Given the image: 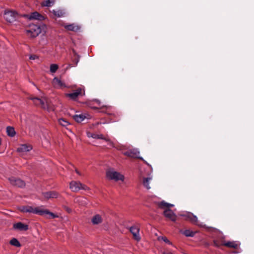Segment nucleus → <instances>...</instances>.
Wrapping results in <instances>:
<instances>
[{"instance_id":"nucleus-1","label":"nucleus","mask_w":254,"mask_h":254,"mask_svg":"<svg viewBox=\"0 0 254 254\" xmlns=\"http://www.w3.org/2000/svg\"><path fill=\"white\" fill-rule=\"evenodd\" d=\"M35 211L36 214L44 216L47 219H51L59 217L58 215L51 212L49 209H42L39 207H37Z\"/></svg>"},{"instance_id":"nucleus-2","label":"nucleus","mask_w":254,"mask_h":254,"mask_svg":"<svg viewBox=\"0 0 254 254\" xmlns=\"http://www.w3.org/2000/svg\"><path fill=\"white\" fill-rule=\"evenodd\" d=\"M106 177L109 180H114L116 182L124 181V176L120 173L115 171L109 170L106 172Z\"/></svg>"},{"instance_id":"nucleus-3","label":"nucleus","mask_w":254,"mask_h":254,"mask_svg":"<svg viewBox=\"0 0 254 254\" xmlns=\"http://www.w3.org/2000/svg\"><path fill=\"white\" fill-rule=\"evenodd\" d=\"M41 32L40 27L35 24H30L29 29L26 30L27 34L31 37H36Z\"/></svg>"},{"instance_id":"nucleus-4","label":"nucleus","mask_w":254,"mask_h":254,"mask_svg":"<svg viewBox=\"0 0 254 254\" xmlns=\"http://www.w3.org/2000/svg\"><path fill=\"white\" fill-rule=\"evenodd\" d=\"M4 19L9 23H12L19 17L18 13L15 11H5L4 13Z\"/></svg>"},{"instance_id":"nucleus-5","label":"nucleus","mask_w":254,"mask_h":254,"mask_svg":"<svg viewBox=\"0 0 254 254\" xmlns=\"http://www.w3.org/2000/svg\"><path fill=\"white\" fill-rule=\"evenodd\" d=\"M179 215L182 217H185L186 220H189L192 224L197 225L201 227L205 226H203L201 225L197 224V217H196V216L194 215L193 213L191 212H187L185 214H182Z\"/></svg>"},{"instance_id":"nucleus-6","label":"nucleus","mask_w":254,"mask_h":254,"mask_svg":"<svg viewBox=\"0 0 254 254\" xmlns=\"http://www.w3.org/2000/svg\"><path fill=\"white\" fill-rule=\"evenodd\" d=\"M87 135L88 137H92L93 138L95 139H101L105 140L106 142H108V144L110 147H114V144L112 141L110 139L105 137L102 134H97L95 133H91L90 132H87Z\"/></svg>"},{"instance_id":"nucleus-7","label":"nucleus","mask_w":254,"mask_h":254,"mask_svg":"<svg viewBox=\"0 0 254 254\" xmlns=\"http://www.w3.org/2000/svg\"><path fill=\"white\" fill-rule=\"evenodd\" d=\"M139 151L137 149H132L127 150L124 152V155L129 157L138 159L141 161H144V159L139 156Z\"/></svg>"},{"instance_id":"nucleus-8","label":"nucleus","mask_w":254,"mask_h":254,"mask_svg":"<svg viewBox=\"0 0 254 254\" xmlns=\"http://www.w3.org/2000/svg\"><path fill=\"white\" fill-rule=\"evenodd\" d=\"M8 180L12 186L21 188L25 186V182L19 178L11 177L8 178Z\"/></svg>"},{"instance_id":"nucleus-9","label":"nucleus","mask_w":254,"mask_h":254,"mask_svg":"<svg viewBox=\"0 0 254 254\" xmlns=\"http://www.w3.org/2000/svg\"><path fill=\"white\" fill-rule=\"evenodd\" d=\"M162 214L165 217L172 222H175L177 220V215L172 209H165Z\"/></svg>"},{"instance_id":"nucleus-10","label":"nucleus","mask_w":254,"mask_h":254,"mask_svg":"<svg viewBox=\"0 0 254 254\" xmlns=\"http://www.w3.org/2000/svg\"><path fill=\"white\" fill-rule=\"evenodd\" d=\"M28 225L21 222L13 224V228L20 231H26L28 230Z\"/></svg>"},{"instance_id":"nucleus-11","label":"nucleus","mask_w":254,"mask_h":254,"mask_svg":"<svg viewBox=\"0 0 254 254\" xmlns=\"http://www.w3.org/2000/svg\"><path fill=\"white\" fill-rule=\"evenodd\" d=\"M129 232L132 234L133 239L137 241H139L141 238L139 236V228L136 226H133L130 227Z\"/></svg>"},{"instance_id":"nucleus-12","label":"nucleus","mask_w":254,"mask_h":254,"mask_svg":"<svg viewBox=\"0 0 254 254\" xmlns=\"http://www.w3.org/2000/svg\"><path fill=\"white\" fill-rule=\"evenodd\" d=\"M52 84L55 88H65L66 85L61 80L59 79L57 77H55L52 81Z\"/></svg>"},{"instance_id":"nucleus-13","label":"nucleus","mask_w":254,"mask_h":254,"mask_svg":"<svg viewBox=\"0 0 254 254\" xmlns=\"http://www.w3.org/2000/svg\"><path fill=\"white\" fill-rule=\"evenodd\" d=\"M32 149V146L29 144H23L17 148V152L19 153L26 152L30 151Z\"/></svg>"},{"instance_id":"nucleus-14","label":"nucleus","mask_w":254,"mask_h":254,"mask_svg":"<svg viewBox=\"0 0 254 254\" xmlns=\"http://www.w3.org/2000/svg\"><path fill=\"white\" fill-rule=\"evenodd\" d=\"M23 16L27 17L30 20L35 19L42 20L44 19V16L36 11L31 13L29 15H24Z\"/></svg>"},{"instance_id":"nucleus-15","label":"nucleus","mask_w":254,"mask_h":254,"mask_svg":"<svg viewBox=\"0 0 254 254\" xmlns=\"http://www.w3.org/2000/svg\"><path fill=\"white\" fill-rule=\"evenodd\" d=\"M18 210L23 213H33L35 214L36 207L33 208L32 206L29 205L21 206L18 207Z\"/></svg>"},{"instance_id":"nucleus-16","label":"nucleus","mask_w":254,"mask_h":254,"mask_svg":"<svg viewBox=\"0 0 254 254\" xmlns=\"http://www.w3.org/2000/svg\"><path fill=\"white\" fill-rule=\"evenodd\" d=\"M43 195L47 199L52 198H57L58 193L56 191H48L42 192Z\"/></svg>"},{"instance_id":"nucleus-17","label":"nucleus","mask_w":254,"mask_h":254,"mask_svg":"<svg viewBox=\"0 0 254 254\" xmlns=\"http://www.w3.org/2000/svg\"><path fill=\"white\" fill-rule=\"evenodd\" d=\"M69 186L70 189L73 191L76 192L80 190L79 186H81V183L73 181L70 183Z\"/></svg>"},{"instance_id":"nucleus-18","label":"nucleus","mask_w":254,"mask_h":254,"mask_svg":"<svg viewBox=\"0 0 254 254\" xmlns=\"http://www.w3.org/2000/svg\"><path fill=\"white\" fill-rule=\"evenodd\" d=\"M103 221V219L100 214H96L93 216L91 219V222L93 225H98L101 223Z\"/></svg>"},{"instance_id":"nucleus-19","label":"nucleus","mask_w":254,"mask_h":254,"mask_svg":"<svg viewBox=\"0 0 254 254\" xmlns=\"http://www.w3.org/2000/svg\"><path fill=\"white\" fill-rule=\"evenodd\" d=\"M6 131L7 136L10 137H14L16 134V131L13 127L7 126L6 128Z\"/></svg>"},{"instance_id":"nucleus-20","label":"nucleus","mask_w":254,"mask_h":254,"mask_svg":"<svg viewBox=\"0 0 254 254\" xmlns=\"http://www.w3.org/2000/svg\"><path fill=\"white\" fill-rule=\"evenodd\" d=\"M64 28L68 30L71 31H77L80 29V27L78 25L74 24H70L64 25Z\"/></svg>"},{"instance_id":"nucleus-21","label":"nucleus","mask_w":254,"mask_h":254,"mask_svg":"<svg viewBox=\"0 0 254 254\" xmlns=\"http://www.w3.org/2000/svg\"><path fill=\"white\" fill-rule=\"evenodd\" d=\"M196 231H192L190 229H187L184 231H181V233L187 237H193L196 233Z\"/></svg>"},{"instance_id":"nucleus-22","label":"nucleus","mask_w":254,"mask_h":254,"mask_svg":"<svg viewBox=\"0 0 254 254\" xmlns=\"http://www.w3.org/2000/svg\"><path fill=\"white\" fill-rule=\"evenodd\" d=\"M222 245L228 248H233L235 249H237L238 247V244H236V242L234 241H227L223 243Z\"/></svg>"},{"instance_id":"nucleus-23","label":"nucleus","mask_w":254,"mask_h":254,"mask_svg":"<svg viewBox=\"0 0 254 254\" xmlns=\"http://www.w3.org/2000/svg\"><path fill=\"white\" fill-rule=\"evenodd\" d=\"M58 121L61 126L65 127L67 129L71 132V129L67 127V126L71 125V124L68 121L63 118L59 119Z\"/></svg>"},{"instance_id":"nucleus-24","label":"nucleus","mask_w":254,"mask_h":254,"mask_svg":"<svg viewBox=\"0 0 254 254\" xmlns=\"http://www.w3.org/2000/svg\"><path fill=\"white\" fill-rule=\"evenodd\" d=\"M72 118L76 122L80 123L85 119V115L82 114L80 115L76 114L72 116Z\"/></svg>"},{"instance_id":"nucleus-25","label":"nucleus","mask_w":254,"mask_h":254,"mask_svg":"<svg viewBox=\"0 0 254 254\" xmlns=\"http://www.w3.org/2000/svg\"><path fill=\"white\" fill-rule=\"evenodd\" d=\"M9 244L12 246L15 247L16 248H20L22 245L18 240L17 239L15 238H12L9 242Z\"/></svg>"},{"instance_id":"nucleus-26","label":"nucleus","mask_w":254,"mask_h":254,"mask_svg":"<svg viewBox=\"0 0 254 254\" xmlns=\"http://www.w3.org/2000/svg\"><path fill=\"white\" fill-rule=\"evenodd\" d=\"M30 99L32 100L33 101H34L35 100L39 101V105H41V108L43 109L46 110V102H45L44 101H43V100L41 99L38 97L30 98Z\"/></svg>"},{"instance_id":"nucleus-27","label":"nucleus","mask_w":254,"mask_h":254,"mask_svg":"<svg viewBox=\"0 0 254 254\" xmlns=\"http://www.w3.org/2000/svg\"><path fill=\"white\" fill-rule=\"evenodd\" d=\"M55 2V0H45L42 2L41 5L42 6L51 7L54 4Z\"/></svg>"},{"instance_id":"nucleus-28","label":"nucleus","mask_w":254,"mask_h":254,"mask_svg":"<svg viewBox=\"0 0 254 254\" xmlns=\"http://www.w3.org/2000/svg\"><path fill=\"white\" fill-rule=\"evenodd\" d=\"M65 95L66 97H68L73 101H76L78 97V94L74 91L72 93H66Z\"/></svg>"},{"instance_id":"nucleus-29","label":"nucleus","mask_w":254,"mask_h":254,"mask_svg":"<svg viewBox=\"0 0 254 254\" xmlns=\"http://www.w3.org/2000/svg\"><path fill=\"white\" fill-rule=\"evenodd\" d=\"M46 110H47L48 112L54 111V108L53 104L51 102L46 99Z\"/></svg>"},{"instance_id":"nucleus-30","label":"nucleus","mask_w":254,"mask_h":254,"mask_svg":"<svg viewBox=\"0 0 254 254\" xmlns=\"http://www.w3.org/2000/svg\"><path fill=\"white\" fill-rule=\"evenodd\" d=\"M52 13L53 14L58 17H63L64 15V13L61 10H53Z\"/></svg>"},{"instance_id":"nucleus-31","label":"nucleus","mask_w":254,"mask_h":254,"mask_svg":"<svg viewBox=\"0 0 254 254\" xmlns=\"http://www.w3.org/2000/svg\"><path fill=\"white\" fill-rule=\"evenodd\" d=\"M168 205V203L165 202L164 200L161 201V202L158 203V207L160 209H167Z\"/></svg>"},{"instance_id":"nucleus-32","label":"nucleus","mask_w":254,"mask_h":254,"mask_svg":"<svg viewBox=\"0 0 254 254\" xmlns=\"http://www.w3.org/2000/svg\"><path fill=\"white\" fill-rule=\"evenodd\" d=\"M158 240L159 241L162 240L164 241L165 243L169 244V245H172V243L171 242H170L168 239L165 237V236H159L158 237Z\"/></svg>"},{"instance_id":"nucleus-33","label":"nucleus","mask_w":254,"mask_h":254,"mask_svg":"<svg viewBox=\"0 0 254 254\" xmlns=\"http://www.w3.org/2000/svg\"><path fill=\"white\" fill-rule=\"evenodd\" d=\"M150 180V178H149V177L143 178V185L147 189H150V187L149 186V181Z\"/></svg>"},{"instance_id":"nucleus-34","label":"nucleus","mask_w":254,"mask_h":254,"mask_svg":"<svg viewBox=\"0 0 254 254\" xmlns=\"http://www.w3.org/2000/svg\"><path fill=\"white\" fill-rule=\"evenodd\" d=\"M59 68L58 64H50V72L55 73Z\"/></svg>"},{"instance_id":"nucleus-35","label":"nucleus","mask_w":254,"mask_h":254,"mask_svg":"<svg viewBox=\"0 0 254 254\" xmlns=\"http://www.w3.org/2000/svg\"><path fill=\"white\" fill-rule=\"evenodd\" d=\"M79 56L76 53H74V56L72 58L73 61L75 64H77L79 62Z\"/></svg>"},{"instance_id":"nucleus-36","label":"nucleus","mask_w":254,"mask_h":254,"mask_svg":"<svg viewBox=\"0 0 254 254\" xmlns=\"http://www.w3.org/2000/svg\"><path fill=\"white\" fill-rule=\"evenodd\" d=\"M82 88H78L76 90H74V91L77 94H78V96L79 95H85V91L83 90V93L82 94Z\"/></svg>"},{"instance_id":"nucleus-37","label":"nucleus","mask_w":254,"mask_h":254,"mask_svg":"<svg viewBox=\"0 0 254 254\" xmlns=\"http://www.w3.org/2000/svg\"><path fill=\"white\" fill-rule=\"evenodd\" d=\"M80 190H89V188L86 185L81 183V186H79Z\"/></svg>"},{"instance_id":"nucleus-38","label":"nucleus","mask_w":254,"mask_h":254,"mask_svg":"<svg viewBox=\"0 0 254 254\" xmlns=\"http://www.w3.org/2000/svg\"><path fill=\"white\" fill-rule=\"evenodd\" d=\"M63 207L65 211H66L68 213L70 214L72 212V209L70 207L65 205H64Z\"/></svg>"},{"instance_id":"nucleus-39","label":"nucleus","mask_w":254,"mask_h":254,"mask_svg":"<svg viewBox=\"0 0 254 254\" xmlns=\"http://www.w3.org/2000/svg\"><path fill=\"white\" fill-rule=\"evenodd\" d=\"M81 103L86 104L88 107H89L91 108V107H92V104L91 101H87L85 102H81Z\"/></svg>"},{"instance_id":"nucleus-40","label":"nucleus","mask_w":254,"mask_h":254,"mask_svg":"<svg viewBox=\"0 0 254 254\" xmlns=\"http://www.w3.org/2000/svg\"><path fill=\"white\" fill-rule=\"evenodd\" d=\"M213 246L214 247H215L216 248H220V245H219L218 243V241L216 240H214L213 241Z\"/></svg>"},{"instance_id":"nucleus-41","label":"nucleus","mask_w":254,"mask_h":254,"mask_svg":"<svg viewBox=\"0 0 254 254\" xmlns=\"http://www.w3.org/2000/svg\"><path fill=\"white\" fill-rule=\"evenodd\" d=\"M29 59L31 60H35L38 59V57L35 55H32L29 56Z\"/></svg>"},{"instance_id":"nucleus-42","label":"nucleus","mask_w":254,"mask_h":254,"mask_svg":"<svg viewBox=\"0 0 254 254\" xmlns=\"http://www.w3.org/2000/svg\"><path fill=\"white\" fill-rule=\"evenodd\" d=\"M174 205L168 203L167 208L166 209H171L170 208L174 207Z\"/></svg>"},{"instance_id":"nucleus-43","label":"nucleus","mask_w":254,"mask_h":254,"mask_svg":"<svg viewBox=\"0 0 254 254\" xmlns=\"http://www.w3.org/2000/svg\"><path fill=\"white\" fill-rule=\"evenodd\" d=\"M93 101L95 102L96 103L98 104V105H100L101 104V101L98 99H94Z\"/></svg>"},{"instance_id":"nucleus-44","label":"nucleus","mask_w":254,"mask_h":254,"mask_svg":"<svg viewBox=\"0 0 254 254\" xmlns=\"http://www.w3.org/2000/svg\"><path fill=\"white\" fill-rule=\"evenodd\" d=\"M85 115V119H90L91 118V116L88 114H84Z\"/></svg>"},{"instance_id":"nucleus-45","label":"nucleus","mask_w":254,"mask_h":254,"mask_svg":"<svg viewBox=\"0 0 254 254\" xmlns=\"http://www.w3.org/2000/svg\"><path fill=\"white\" fill-rule=\"evenodd\" d=\"M161 253L162 254H173L171 252H167L166 251H163Z\"/></svg>"},{"instance_id":"nucleus-46","label":"nucleus","mask_w":254,"mask_h":254,"mask_svg":"<svg viewBox=\"0 0 254 254\" xmlns=\"http://www.w3.org/2000/svg\"><path fill=\"white\" fill-rule=\"evenodd\" d=\"M34 103L36 105H39V101H37V100H35L34 101H33Z\"/></svg>"},{"instance_id":"nucleus-47","label":"nucleus","mask_w":254,"mask_h":254,"mask_svg":"<svg viewBox=\"0 0 254 254\" xmlns=\"http://www.w3.org/2000/svg\"><path fill=\"white\" fill-rule=\"evenodd\" d=\"M91 109H92L93 110H98V109H99V108L94 107V106H92V107H91Z\"/></svg>"},{"instance_id":"nucleus-48","label":"nucleus","mask_w":254,"mask_h":254,"mask_svg":"<svg viewBox=\"0 0 254 254\" xmlns=\"http://www.w3.org/2000/svg\"><path fill=\"white\" fill-rule=\"evenodd\" d=\"M75 172L78 174V175H80V173L79 172V171L77 170V169H75Z\"/></svg>"},{"instance_id":"nucleus-49","label":"nucleus","mask_w":254,"mask_h":254,"mask_svg":"<svg viewBox=\"0 0 254 254\" xmlns=\"http://www.w3.org/2000/svg\"><path fill=\"white\" fill-rule=\"evenodd\" d=\"M145 164H147L148 166H150L149 164L144 159V161H142Z\"/></svg>"},{"instance_id":"nucleus-50","label":"nucleus","mask_w":254,"mask_h":254,"mask_svg":"<svg viewBox=\"0 0 254 254\" xmlns=\"http://www.w3.org/2000/svg\"><path fill=\"white\" fill-rule=\"evenodd\" d=\"M101 124V122H97L96 123H95V126H98V125Z\"/></svg>"},{"instance_id":"nucleus-51","label":"nucleus","mask_w":254,"mask_h":254,"mask_svg":"<svg viewBox=\"0 0 254 254\" xmlns=\"http://www.w3.org/2000/svg\"><path fill=\"white\" fill-rule=\"evenodd\" d=\"M205 246H206V247H208V246H209V244L208 243H206V244H205Z\"/></svg>"},{"instance_id":"nucleus-52","label":"nucleus","mask_w":254,"mask_h":254,"mask_svg":"<svg viewBox=\"0 0 254 254\" xmlns=\"http://www.w3.org/2000/svg\"><path fill=\"white\" fill-rule=\"evenodd\" d=\"M233 253H234V254H237V253H238V252H234Z\"/></svg>"},{"instance_id":"nucleus-53","label":"nucleus","mask_w":254,"mask_h":254,"mask_svg":"<svg viewBox=\"0 0 254 254\" xmlns=\"http://www.w3.org/2000/svg\"><path fill=\"white\" fill-rule=\"evenodd\" d=\"M105 107H106L105 106H103L101 107V108H103Z\"/></svg>"}]
</instances>
